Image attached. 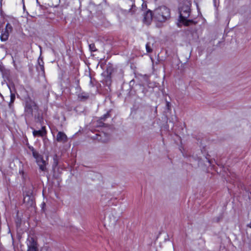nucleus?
Listing matches in <instances>:
<instances>
[{"instance_id":"19","label":"nucleus","mask_w":251,"mask_h":251,"mask_svg":"<svg viewBox=\"0 0 251 251\" xmlns=\"http://www.w3.org/2000/svg\"><path fill=\"white\" fill-rule=\"evenodd\" d=\"M42 251H51V250L48 248H45L43 249Z\"/></svg>"},{"instance_id":"1","label":"nucleus","mask_w":251,"mask_h":251,"mask_svg":"<svg viewBox=\"0 0 251 251\" xmlns=\"http://www.w3.org/2000/svg\"><path fill=\"white\" fill-rule=\"evenodd\" d=\"M191 3L190 0H186L183 1L179 8V21L186 26L191 25H196V22L193 20H187L191 12Z\"/></svg>"},{"instance_id":"16","label":"nucleus","mask_w":251,"mask_h":251,"mask_svg":"<svg viewBox=\"0 0 251 251\" xmlns=\"http://www.w3.org/2000/svg\"><path fill=\"white\" fill-rule=\"evenodd\" d=\"M10 97H11V102H13V101L14 100L15 98V95L14 94L11 93Z\"/></svg>"},{"instance_id":"5","label":"nucleus","mask_w":251,"mask_h":251,"mask_svg":"<svg viewBox=\"0 0 251 251\" xmlns=\"http://www.w3.org/2000/svg\"><path fill=\"white\" fill-rule=\"evenodd\" d=\"M27 245L28 247L27 251H38L36 242L33 238H28Z\"/></svg>"},{"instance_id":"3","label":"nucleus","mask_w":251,"mask_h":251,"mask_svg":"<svg viewBox=\"0 0 251 251\" xmlns=\"http://www.w3.org/2000/svg\"><path fill=\"white\" fill-rule=\"evenodd\" d=\"M31 151L33 157L35 158L37 164L39 167L40 169L42 171H45L46 170V162L43 159V157L36 151L33 148H32Z\"/></svg>"},{"instance_id":"9","label":"nucleus","mask_w":251,"mask_h":251,"mask_svg":"<svg viewBox=\"0 0 251 251\" xmlns=\"http://www.w3.org/2000/svg\"><path fill=\"white\" fill-rule=\"evenodd\" d=\"M46 134L45 126H43L41 130H34L33 134L34 136H43Z\"/></svg>"},{"instance_id":"23","label":"nucleus","mask_w":251,"mask_h":251,"mask_svg":"<svg viewBox=\"0 0 251 251\" xmlns=\"http://www.w3.org/2000/svg\"><path fill=\"white\" fill-rule=\"evenodd\" d=\"M25 199H26V198H25L24 199V202H25Z\"/></svg>"},{"instance_id":"15","label":"nucleus","mask_w":251,"mask_h":251,"mask_svg":"<svg viewBox=\"0 0 251 251\" xmlns=\"http://www.w3.org/2000/svg\"><path fill=\"white\" fill-rule=\"evenodd\" d=\"M135 5L134 4H132L131 6V8L129 10V12H131L132 14H133L135 11Z\"/></svg>"},{"instance_id":"7","label":"nucleus","mask_w":251,"mask_h":251,"mask_svg":"<svg viewBox=\"0 0 251 251\" xmlns=\"http://www.w3.org/2000/svg\"><path fill=\"white\" fill-rule=\"evenodd\" d=\"M56 140L59 142L66 143L67 137L64 133L59 131L56 135Z\"/></svg>"},{"instance_id":"14","label":"nucleus","mask_w":251,"mask_h":251,"mask_svg":"<svg viewBox=\"0 0 251 251\" xmlns=\"http://www.w3.org/2000/svg\"><path fill=\"white\" fill-rule=\"evenodd\" d=\"M110 117L109 112H107L105 114H104L101 118V119L103 120H105V119Z\"/></svg>"},{"instance_id":"8","label":"nucleus","mask_w":251,"mask_h":251,"mask_svg":"<svg viewBox=\"0 0 251 251\" xmlns=\"http://www.w3.org/2000/svg\"><path fill=\"white\" fill-rule=\"evenodd\" d=\"M33 102L31 101L26 102L25 110L26 113L29 115H32V106H33Z\"/></svg>"},{"instance_id":"13","label":"nucleus","mask_w":251,"mask_h":251,"mask_svg":"<svg viewBox=\"0 0 251 251\" xmlns=\"http://www.w3.org/2000/svg\"><path fill=\"white\" fill-rule=\"evenodd\" d=\"M89 48L91 51H95L97 50L94 44H90Z\"/></svg>"},{"instance_id":"2","label":"nucleus","mask_w":251,"mask_h":251,"mask_svg":"<svg viewBox=\"0 0 251 251\" xmlns=\"http://www.w3.org/2000/svg\"><path fill=\"white\" fill-rule=\"evenodd\" d=\"M154 16L158 21L164 22L170 17V10L165 6L159 7L154 10Z\"/></svg>"},{"instance_id":"11","label":"nucleus","mask_w":251,"mask_h":251,"mask_svg":"<svg viewBox=\"0 0 251 251\" xmlns=\"http://www.w3.org/2000/svg\"><path fill=\"white\" fill-rule=\"evenodd\" d=\"M153 44L151 42H148L146 45V50L148 52L150 53L152 51V47Z\"/></svg>"},{"instance_id":"18","label":"nucleus","mask_w":251,"mask_h":251,"mask_svg":"<svg viewBox=\"0 0 251 251\" xmlns=\"http://www.w3.org/2000/svg\"><path fill=\"white\" fill-rule=\"evenodd\" d=\"M53 160H54V164L55 166L57 165V164H58V162H57V161L56 159L55 158V157H54Z\"/></svg>"},{"instance_id":"12","label":"nucleus","mask_w":251,"mask_h":251,"mask_svg":"<svg viewBox=\"0 0 251 251\" xmlns=\"http://www.w3.org/2000/svg\"><path fill=\"white\" fill-rule=\"evenodd\" d=\"M36 69L37 71L40 73L41 72L42 74H45V70H44V65H38L36 66Z\"/></svg>"},{"instance_id":"6","label":"nucleus","mask_w":251,"mask_h":251,"mask_svg":"<svg viewBox=\"0 0 251 251\" xmlns=\"http://www.w3.org/2000/svg\"><path fill=\"white\" fill-rule=\"evenodd\" d=\"M152 12L151 10H148L144 14L143 22L147 25H149L152 20Z\"/></svg>"},{"instance_id":"17","label":"nucleus","mask_w":251,"mask_h":251,"mask_svg":"<svg viewBox=\"0 0 251 251\" xmlns=\"http://www.w3.org/2000/svg\"><path fill=\"white\" fill-rule=\"evenodd\" d=\"M44 65V62L42 59H38V65Z\"/></svg>"},{"instance_id":"4","label":"nucleus","mask_w":251,"mask_h":251,"mask_svg":"<svg viewBox=\"0 0 251 251\" xmlns=\"http://www.w3.org/2000/svg\"><path fill=\"white\" fill-rule=\"evenodd\" d=\"M13 30V27L12 25L7 23L5 26L4 30L1 31V33L0 36L1 41L4 42L8 40L10 33L12 32Z\"/></svg>"},{"instance_id":"21","label":"nucleus","mask_w":251,"mask_h":251,"mask_svg":"<svg viewBox=\"0 0 251 251\" xmlns=\"http://www.w3.org/2000/svg\"><path fill=\"white\" fill-rule=\"evenodd\" d=\"M90 83L91 84H92V86H93V85L92 84V80H90Z\"/></svg>"},{"instance_id":"20","label":"nucleus","mask_w":251,"mask_h":251,"mask_svg":"<svg viewBox=\"0 0 251 251\" xmlns=\"http://www.w3.org/2000/svg\"><path fill=\"white\" fill-rule=\"evenodd\" d=\"M247 226L251 228V222Z\"/></svg>"},{"instance_id":"10","label":"nucleus","mask_w":251,"mask_h":251,"mask_svg":"<svg viewBox=\"0 0 251 251\" xmlns=\"http://www.w3.org/2000/svg\"><path fill=\"white\" fill-rule=\"evenodd\" d=\"M102 135L104 136V137H102L101 135H100L97 137L98 140L103 143L107 142L110 139L109 135L106 134L105 133H102Z\"/></svg>"},{"instance_id":"22","label":"nucleus","mask_w":251,"mask_h":251,"mask_svg":"<svg viewBox=\"0 0 251 251\" xmlns=\"http://www.w3.org/2000/svg\"><path fill=\"white\" fill-rule=\"evenodd\" d=\"M142 8H144V3L142 4Z\"/></svg>"}]
</instances>
